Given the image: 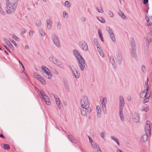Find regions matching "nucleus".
Wrapping results in <instances>:
<instances>
[{"mask_svg":"<svg viewBox=\"0 0 152 152\" xmlns=\"http://www.w3.org/2000/svg\"><path fill=\"white\" fill-rule=\"evenodd\" d=\"M0 13L3 15H4L5 14V12L3 10V9L1 7L0 8Z\"/></svg>","mask_w":152,"mask_h":152,"instance_id":"nucleus-48","label":"nucleus"},{"mask_svg":"<svg viewBox=\"0 0 152 152\" xmlns=\"http://www.w3.org/2000/svg\"><path fill=\"white\" fill-rule=\"evenodd\" d=\"M54 98L58 107L59 109L61 108V107L62 104L61 102V101L59 98L57 96H55Z\"/></svg>","mask_w":152,"mask_h":152,"instance_id":"nucleus-16","label":"nucleus"},{"mask_svg":"<svg viewBox=\"0 0 152 152\" xmlns=\"http://www.w3.org/2000/svg\"><path fill=\"white\" fill-rule=\"evenodd\" d=\"M41 93L42 95L40 96V98H43L45 103L48 105H50L51 104V102L49 97L44 92L42 91Z\"/></svg>","mask_w":152,"mask_h":152,"instance_id":"nucleus-7","label":"nucleus"},{"mask_svg":"<svg viewBox=\"0 0 152 152\" xmlns=\"http://www.w3.org/2000/svg\"><path fill=\"white\" fill-rule=\"evenodd\" d=\"M108 14L111 17H113L114 15L113 12L111 11H108Z\"/></svg>","mask_w":152,"mask_h":152,"instance_id":"nucleus-43","label":"nucleus"},{"mask_svg":"<svg viewBox=\"0 0 152 152\" xmlns=\"http://www.w3.org/2000/svg\"><path fill=\"white\" fill-rule=\"evenodd\" d=\"M145 70V66L143 65H142V71L144 72V71Z\"/></svg>","mask_w":152,"mask_h":152,"instance_id":"nucleus-53","label":"nucleus"},{"mask_svg":"<svg viewBox=\"0 0 152 152\" xmlns=\"http://www.w3.org/2000/svg\"><path fill=\"white\" fill-rule=\"evenodd\" d=\"M148 1V0H143V4H147Z\"/></svg>","mask_w":152,"mask_h":152,"instance_id":"nucleus-56","label":"nucleus"},{"mask_svg":"<svg viewBox=\"0 0 152 152\" xmlns=\"http://www.w3.org/2000/svg\"><path fill=\"white\" fill-rule=\"evenodd\" d=\"M81 20L82 21H86V18L84 17H83L81 18Z\"/></svg>","mask_w":152,"mask_h":152,"instance_id":"nucleus-54","label":"nucleus"},{"mask_svg":"<svg viewBox=\"0 0 152 152\" xmlns=\"http://www.w3.org/2000/svg\"><path fill=\"white\" fill-rule=\"evenodd\" d=\"M106 29L112 40L113 42H115L116 41L115 39L112 30L109 27H107Z\"/></svg>","mask_w":152,"mask_h":152,"instance_id":"nucleus-11","label":"nucleus"},{"mask_svg":"<svg viewBox=\"0 0 152 152\" xmlns=\"http://www.w3.org/2000/svg\"><path fill=\"white\" fill-rule=\"evenodd\" d=\"M73 53L75 56L78 61V65L81 71H83L85 68V65H86L84 58L80 55V53L76 50H73Z\"/></svg>","mask_w":152,"mask_h":152,"instance_id":"nucleus-2","label":"nucleus"},{"mask_svg":"<svg viewBox=\"0 0 152 152\" xmlns=\"http://www.w3.org/2000/svg\"><path fill=\"white\" fill-rule=\"evenodd\" d=\"M41 68L42 71L46 74L45 76L49 79L51 78L52 75L50 74V70L44 66H42Z\"/></svg>","mask_w":152,"mask_h":152,"instance_id":"nucleus-8","label":"nucleus"},{"mask_svg":"<svg viewBox=\"0 0 152 152\" xmlns=\"http://www.w3.org/2000/svg\"><path fill=\"white\" fill-rule=\"evenodd\" d=\"M64 87L65 88L66 91L69 92V86L68 85V81L66 80H64Z\"/></svg>","mask_w":152,"mask_h":152,"instance_id":"nucleus-17","label":"nucleus"},{"mask_svg":"<svg viewBox=\"0 0 152 152\" xmlns=\"http://www.w3.org/2000/svg\"><path fill=\"white\" fill-rule=\"evenodd\" d=\"M81 102L83 103V102H86V103H87L88 102H89L87 97L86 96H83L81 99Z\"/></svg>","mask_w":152,"mask_h":152,"instance_id":"nucleus-22","label":"nucleus"},{"mask_svg":"<svg viewBox=\"0 0 152 152\" xmlns=\"http://www.w3.org/2000/svg\"><path fill=\"white\" fill-rule=\"evenodd\" d=\"M61 24L59 22H58L57 23V26L58 28L60 30L61 28Z\"/></svg>","mask_w":152,"mask_h":152,"instance_id":"nucleus-47","label":"nucleus"},{"mask_svg":"<svg viewBox=\"0 0 152 152\" xmlns=\"http://www.w3.org/2000/svg\"><path fill=\"white\" fill-rule=\"evenodd\" d=\"M4 46L5 48L8 51H9L10 53V49H9V48L7 47L6 45H4Z\"/></svg>","mask_w":152,"mask_h":152,"instance_id":"nucleus-58","label":"nucleus"},{"mask_svg":"<svg viewBox=\"0 0 152 152\" xmlns=\"http://www.w3.org/2000/svg\"><path fill=\"white\" fill-rule=\"evenodd\" d=\"M118 14L123 19H124L126 17L125 15L122 12H119L118 13Z\"/></svg>","mask_w":152,"mask_h":152,"instance_id":"nucleus-39","label":"nucleus"},{"mask_svg":"<svg viewBox=\"0 0 152 152\" xmlns=\"http://www.w3.org/2000/svg\"><path fill=\"white\" fill-rule=\"evenodd\" d=\"M47 27L48 29H50L52 28V23L50 19H48L46 20Z\"/></svg>","mask_w":152,"mask_h":152,"instance_id":"nucleus-18","label":"nucleus"},{"mask_svg":"<svg viewBox=\"0 0 152 152\" xmlns=\"http://www.w3.org/2000/svg\"><path fill=\"white\" fill-rule=\"evenodd\" d=\"M52 39L55 45L58 48H60L61 45L58 37L56 35H54L52 36Z\"/></svg>","mask_w":152,"mask_h":152,"instance_id":"nucleus-9","label":"nucleus"},{"mask_svg":"<svg viewBox=\"0 0 152 152\" xmlns=\"http://www.w3.org/2000/svg\"><path fill=\"white\" fill-rule=\"evenodd\" d=\"M19 62L20 63V64L21 65V66H22V68H23V70L24 71L25 69H24V66L23 65L22 63L21 62V61H20V60H19Z\"/></svg>","mask_w":152,"mask_h":152,"instance_id":"nucleus-59","label":"nucleus"},{"mask_svg":"<svg viewBox=\"0 0 152 152\" xmlns=\"http://www.w3.org/2000/svg\"><path fill=\"white\" fill-rule=\"evenodd\" d=\"M146 122L147 123L145 126V128L146 134L142 135L141 138L142 140L144 142L148 140V137H150L151 135L150 125L148 124V123H150L149 121H147Z\"/></svg>","mask_w":152,"mask_h":152,"instance_id":"nucleus-3","label":"nucleus"},{"mask_svg":"<svg viewBox=\"0 0 152 152\" xmlns=\"http://www.w3.org/2000/svg\"><path fill=\"white\" fill-rule=\"evenodd\" d=\"M96 110L98 118L100 117L101 116V111L100 108L99 106H96Z\"/></svg>","mask_w":152,"mask_h":152,"instance_id":"nucleus-20","label":"nucleus"},{"mask_svg":"<svg viewBox=\"0 0 152 152\" xmlns=\"http://www.w3.org/2000/svg\"><path fill=\"white\" fill-rule=\"evenodd\" d=\"M42 24L41 21L40 20H37L36 23V25L37 26L39 27Z\"/></svg>","mask_w":152,"mask_h":152,"instance_id":"nucleus-36","label":"nucleus"},{"mask_svg":"<svg viewBox=\"0 0 152 152\" xmlns=\"http://www.w3.org/2000/svg\"><path fill=\"white\" fill-rule=\"evenodd\" d=\"M134 121L136 123H137L139 121V117L137 114H134L133 116Z\"/></svg>","mask_w":152,"mask_h":152,"instance_id":"nucleus-19","label":"nucleus"},{"mask_svg":"<svg viewBox=\"0 0 152 152\" xmlns=\"http://www.w3.org/2000/svg\"><path fill=\"white\" fill-rule=\"evenodd\" d=\"M0 137L4 139L5 138V137L4 136L3 134H0Z\"/></svg>","mask_w":152,"mask_h":152,"instance_id":"nucleus-61","label":"nucleus"},{"mask_svg":"<svg viewBox=\"0 0 152 152\" xmlns=\"http://www.w3.org/2000/svg\"><path fill=\"white\" fill-rule=\"evenodd\" d=\"M97 50H98V51L99 52L100 56H101L102 57H104V54L101 48V47H99V46H97Z\"/></svg>","mask_w":152,"mask_h":152,"instance_id":"nucleus-23","label":"nucleus"},{"mask_svg":"<svg viewBox=\"0 0 152 152\" xmlns=\"http://www.w3.org/2000/svg\"><path fill=\"white\" fill-rule=\"evenodd\" d=\"M12 37L14 39L17 41H19L20 40L15 35H13Z\"/></svg>","mask_w":152,"mask_h":152,"instance_id":"nucleus-45","label":"nucleus"},{"mask_svg":"<svg viewBox=\"0 0 152 152\" xmlns=\"http://www.w3.org/2000/svg\"><path fill=\"white\" fill-rule=\"evenodd\" d=\"M107 102V99L106 97H104L103 98L102 100L101 101V103L102 105L103 110L104 113L105 114L107 113L106 110V104Z\"/></svg>","mask_w":152,"mask_h":152,"instance_id":"nucleus-13","label":"nucleus"},{"mask_svg":"<svg viewBox=\"0 0 152 152\" xmlns=\"http://www.w3.org/2000/svg\"><path fill=\"white\" fill-rule=\"evenodd\" d=\"M39 32L41 36L44 37L45 35V32L42 29H40L39 30Z\"/></svg>","mask_w":152,"mask_h":152,"instance_id":"nucleus-38","label":"nucleus"},{"mask_svg":"<svg viewBox=\"0 0 152 152\" xmlns=\"http://www.w3.org/2000/svg\"><path fill=\"white\" fill-rule=\"evenodd\" d=\"M80 104L82 107H85L87 108L90 107L89 102H88L87 103H86V102H83V103L82 102H81Z\"/></svg>","mask_w":152,"mask_h":152,"instance_id":"nucleus-28","label":"nucleus"},{"mask_svg":"<svg viewBox=\"0 0 152 152\" xmlns=\"http://www.w3.org/2000/svg\"><path fill=\"white\" fill-rule=\"evenodd\" d=\"M150 97V95H149L147 97H145L146 98L143 100V102L144 103H147L149 101V98Z\"/></svg>","mask_w":152,"mask_h":152,"instance_id":"nucleus-41","label":"nucleus"},{"mask_svg":"<svg viewBox=\"0 0 152 152\" xmlns=\"http://www.w3.org/2000/svg\"><path fill=\"white\" fill-rule=\"evenodd\" d=\"M116 57L118 62L119 64H121L122 61V57L121 54L118 53V55L116 56Z\"/></svg>","mask_w":152,"mask_h":152,"instance_id":"nucleus-25","label":"nucleus"},{"mask_svg":"<svg viewBox=\"0 0 152 152\" xmlns=\"http://www.w3.org/2000/svg\"><path fill=\"white\" fill-rule=\"evenodd\" d=\"M25 48L26 49H29V47L27 45H25Z\"/></svg>","mask_w":152,"mask_h":152,"instance_id":"nucleus-63","label":"nucleus"},{"mask_svg":"<svg viewBox=\"0 0 152 152\" xmlns=\"http://www.w3.org/2000/svg\"><path fill=\"white\" fill-rule=\"evenodd\" d=\"M136 49H132V52L131 54V56L132 57L136 58L137 57V55L136 52Z\"/></svg>","mask_w":152,"mask_h":152,"instance_id":"nucleus-27","label":"nucleus"},{"mask_svg":"<svg viewBox=\"0 0 152 152\" xmlns=\"http://www.w3.org/2000/svg\"><path fill=\"white\" fill-rule=\"evenodd\" d=\"M23 75H24V76H25V78L26 79H28V76H27V75H26V74L25 73H23Z\"/></svg>","mask_w":152,"mask_h":152,"instance_id":"nucleus-60","label":"nucleus"},{"mask_svg":"<svg viewBox=\"0 0 152 152\" xmlns=\"http://www.w3.org/2000/svg\"><path fill=\"white\" fill-rule=\"evenodd\" d=\"M97 149L98 152H102L99 147V148Z\"/></svg>","mask_w":152,"mask_h":152,"instance_id":"nucleus-64","label":"nucleus"},{"mask_svg":"<svg viewBox=\"0 0 152 152\" xmlns=\"http://www.w3.org/2000/svg\"><path fill=\"white\" fill-rule=\"evenodd\" d=\"M1 146L3 147V148L6 150H9L10 148L9 145L8 144H1Z\"/></svg>","mask_w":152,"mask_h":152,"instance_id":"nucleus-31","label":"nucleus"},{"mask_svg":"<svg viewBox=\"0 0 152 152\" xmlns=\"http://www.w3.org/2000/svg\"><path fill=\"white\" fill-rule=\"evenodd\" d=\"M11 42L13 43L14 45L17 47L18 48V45L16 44V42L13 40L11 41Z\"/></svg>","mask_w":152,"mask_h":152,"instance_id":"nucleus-51","label":"nucleus"},{"mask_svg":"<svg viewBox=\"0 0 152 152\" xmlns=\"http://www.w3.org/2000/svg\"><path fill=\"white\" fill-rule=\"evenodd\" d=\"M91 109L90 107L88 108L82 107L81 109V114L85 117H86L87 115L89 114L91 112Z\"/></svg>","mask_w":152,"mask_h":152,"instance_id":"nucleus-5","label":"nucleus"},{"mask_svg":"<svg viewBox=\"0 0 152 152\" xmlns=\"http://www.w3.org/2000/svg\"><path fill=\"white\" fill-rule=\"evenodd\" d=\"M6 12L8 14L14 13L18 5L17 0H6Z\"/></svg>","mask_w":152,"mask_h":152,"instance_id":"nucleus-1","label":"nucleus"},{"mask_svg":"<svg viewBox=\"0 0 152 152\" xmlns=\"http://www.w3.org/2000/svg\"><path fill=\"white\" fill-rule=\"evenodd\" d=\"M110 62L113 65H114L115 63V62L114 61L113 56H110Z\"/></svg>","mask_w":152,"mask_h":152,"instance_id":"nucleus-35","label":"nucleus"},{"mask_svg":"<svg viewBox=\"0 0 152 152\" xmlns=\"http://www.w3.org/2000/svg\"><path fill=\"white\" fill-rule=\"evenodd\" d=\"M49 60L55 64L57 66L62 69L64 68V66H63L61 62L57 61L56 59L53 56H51L49 58Z\"/></svg>","mask_w":152,"mask_h":152,"instance_id":"nucleus-6","label":"nucleus"},{"mask_svg":"<svg viewBox=\"0 0 152 152\" xmlns=\"http://www.w3.org/2000/svg\"><path fill=\"white\" fill-rule=\"evenodd\" d=\"M131 41V45L132 49H135V47L136 46V44L134 42V40L133 38H131L130 39Z\"/></svg>","mask_w":152,"mask_h":152,"instance_id":"nucleus-24","label":"nucleus"},{"mask_svg":"<svg viewBox=\"0 0 152 152\" xmlns=\"http://www.w3.org/2000/svg\"><path fill=\"white\" fill-rule=\"evenodd\" d=\"M71 71L73 75L76 79L79 78L80 76V73L78 72L77 70L75 68L73 65H71L70 66Z\"/></svg>","mask_w":152,"mask_h":152,"instance_id":"nucleus-10","label":"nucleus"},{"mask_svg":"<svg viewBox=\"0 0 152 152\" xmlns=\"http://www.w3.org/2000/svg\"><path fill=\"white\" fill-rule=\"evenodd\" d=\"M119 116L121 121H124V118L123 114V110H119Z\"/></svg>","mask_w":152,"mask_h":152,"instance_id":"nucleus-26","label":"nucleus"},{"mask_svg":"<svg viewBox=\"0 0 152 152\" xmlns=\"http://www.w3.org/2000/svg\"><path fill=\"white\" fill-rule=\"evenodd\" d=\"M80 48L84 51H87L88 50V48L87 43L85 41H80L79 43Z\"/></svg>","mask_w":152,"mask_h":152,"instance_id":"nucleus-12","label":"nucleus"},{"mask_svg":"<svg viewBox=\"0 0 152 152\" xmlns=\"http://www.w3.org/2000/svg\"><path fill=\"white\" fill-rule=\"evenodd\" d=\"M148 110V109L147 107H144L142 108L141 111L147 112Z\"/></svg>","mask_w":152,"mask_h":152,"instance_id":"nucleus-49","label":"nucleus"},{"mask_svg":"<svg viewBox=\"0 0 152 152\" xmlns=\"http://www.w3.org/2000/svg\"><path fill=\"white\" fill-rule=\"evenodd\" d=\"M21 33L22 34H24L26 33V30L24 28H22L21 29Z\"/></svg>","mask_w":152,"mask_h":152,"instance_id":"nucleus-50","label":"nucleus"},{"mask_svg":"<svg viewBox=\"0 0 152 152\" xmlns=\"http://www.w3.org/2000/svg\"><path fill=\"white\" fill-rule=\"evenodd\" d=\"M34 88L35 90H36V91H37V92L38 93L39 96H40L42 95V94H41V93L42 92V91L44 92L43 91H42V90L40 91L38 89V88L37 87H35Z\"/></svg>","mask_w":152,"mask_h":152,"instance_id":"nucleus-34","label":"nucleus"},{"mask_svg":"<svg viewBox=\"0 0 152 152\" xmlns=\"http://www.w3.org/2000/svg\"><path fill=\"white\" fill-rule=\"evenodd\" d=\"M94 42L95 44L96 45V47L97 46H99V45H98V42L96 38H94Z\"/></svg>","mask_w":152,"mask_h":152,"instance_id":"nucleus-42","label":"nucleus"},{"mask_svg":"<svg viewBox=\"0 0 152 152\" xmlns=\"http://www.w3.org/2000/svg\"><path fill=\"white\" fill-rule=\"evenodd\" d=\"M111 138L115 142L117 141L118 140V139L117 138H116L114 137L113 136H111Z\"/></svg>","mask_w":152,"mask_h":152,"instance_id":"nucleus-52","label":"nucleus"},{"mask_svg":"<svg viewBox=\"0 0 152 152\" xmlns=\"http://www.w3.org/2000/svg\"><path fill=\"white\" fill-rule=\"evenodd\" d=\"M4 41L6 44L10 48H13V47L11 42L7 39L4 38Z\"/></svg>","mask_w":152,"mask_h":152,"instance_id":"nucleus-21","label":"nucleus"},{"mask_svg":"<svg viewBox=\"0 0 152 152\" xmlns=\"http://www.w3.org/2000/svg\"><path fill=\"white\" fill-rule=\"evenodd\" d=\"M147 82L145 83V84L146 86V88L142 92H141L140 94V98H144L146 97L148 94V91L149 90V86L148 85V78H147Z\"/></svg>","mask_w":152,"mask_h":152,"instance_id":"nucleus-4","label":"nucleus"},{"mask_svg":"<svg viewBox=\"0 0 152 152\" xmlns=\"http://www.w3.org/2000/svg\"><path fill=\"white\" fill-rule=\"evenodd\" d=\"M97 10H98V11L100 13H102L104 12L103 9L101 7L100 8H97Z\"/></svg>","mask_w":152,"mask_h":152,"instance_id":"nucleus-44","label":"nucleus"},{"mask_svg":"<svg viewBox=\"0 0 152 152\" xmlns=\"http://www.w3.org/2000/svg\"><path fill=\"white\" fill-rule=\"evenodd\" d=\"M29 34L30 36H32L33 35V32L31 31H30L29 32Z\"/></svg>","mask_w":152,"mask_h":152,"instance_id":"nucleus-57","label":"nucleus"},{"mask_svg":"<svg viewBox=\"0 0 152 152\" xmlns=\"http://www.w3.org/2000/svg\"><path fill=\"white\" fill-rule=\"evenodd\" d=\"M34 75L37 79L43 84L45 85L46 84V81L44 78L39 75L38 73L35 72L34 73Z\"/></svg>","mask_w":152,"mask_h":152,"instance_id":"nucleus-14","label":"nucleus"},{"mask_svg":"<svg viewBox=\"0 0 152 152\" xmlns=\"http://www.w3.org/2000/svg\"><path fill=\"white\" fill-rule=\"evenodd\" d=\"M68 137L69 139V140L72 142L73 143L75 142H74V137H73V136L70 135H68ZM75 143H77V141H76V142H75Z\"/></svg>","mask_w":152,"mask_h":152,"instance_id":"nucleus-30","label":"nucleus"},{"mask_svg":"<svg viewBox=\"0 0 152 152\" xmlns=\"http://www.w3.org/2000/svg\"><path fill=\"white\" fill-rule=\"evenodd\" d=\"M124 104L125 102L123 97L120 96L119 97V110H123Z\"/></svg>","mask_w":152,"mask_h":152,"instance_id":"nucleus-15","label":"nucleus"},{"mask_svg":"<svg viewBox=\"0 0 152 152\" xmlns=\"http://www.w3.org/2000/svg\"><path fill=\"white\" fill-rule=\"evenodd\" d=\"M101 136L102 138H104V133L103 132H102L101 134Z\"/></svg>","mask_w":152,"mask_h":152,"instance_id":"nucleus-55","label":"nucleus"},{"mask_svg":"<svg viewBox=\"0 0 152 152\" xmlns=\"http://www.w3.org/2000/svg\"><path fill=\"white\" fill-rule=\"evenodd\" d=\"M63 17L65 18H67L68 17V15L67 12L66 11H64L63 12Z\"/></svg>","mask_w":152,"mask_h":152,"instance_id":"nucleus-40","label":"nucleus"},{"mask_svg":"<svg viewBox=\"0 0 152 152\" xmlns=\"http://www.w3.org/2000/svg\"><path fill=\"white\" fill-rule=\"evenodd\" d=\"M147 20V24L148 26H151V24L152 23L151 22H150L149 21V18L146 19Z\"/></svg>","mask_w":152,"mask_h":152,"instance_id":"nucleus-46","label":"nucleus"},{"mask_svg":"<svg viewBox=\"0 0 152 152\" xmlns=\"http://www.w3.org/2000/svg\"><path fill=\"white\" fill-rule=\"evenodd\" d=\"M65 6L67 8H69L70 7L71 4L68 1H66L64 3Z\"/></svg>","mask_w":152,"mask_h":152,"instance_id":"nucleus-37","label":"nucleus"},{"mask_svg":"<svg viewBox=\"0 0 152 152\" xmlns=\"http://www.w3.org/2000/svg\"><path fill=\"white\" fill-rule=\"evenodd\" d=\"M98 35L99 37L100 38L101 41L102 42H104V40L102 36V34L101 32V30L100 29L98 30Z\"/></svg>","mask_w":152,"mask_h":152,"instance_id":"nucleus-29","label":"nucleus"},{"mask_svg":"<svg viewBox=\"0 0 152 152\" xmlns=\"http://www.w3.org/2000/svg\"><path fill=\"white\" fill-rule=\"evenodd\" d=\"M89 140L90 142L91 143V144H92L93 142H94L91 138Z\"/></svg>","mask_w":152,"mask_h":152,"instance_id":"nucleus-62","label":"nucleus"},{"mask_svg":"<svg viewBox=\"0 0 152 152\" xmlns=\"http://www.w3.org/2000/svg\"><path fill=\"white\" fill-rule=\"evenodd\" d=\"M97 19L100 22H101L102 23H105L106 22L105 20L102 17H98Z\"/></svg>","mask_w":152,"mask_h":152,"instance_id":"nucleus-32","label":"nucleus"},{"mask_svg":"<svg viewBox=\"0 0 152 152\" xmlns=\"http://www.w3.org/2000/svg\"><path fill=\"white\" fill-rule=\"evenodd\" d=\"M91 145L92 147L95 149H98L99 147L97 143H95L94 142L91 144Z\"/></svg>","mask_w":152,"mask_h":152,"instance_id":"nucleus-33","label":"nucleus"}]
</instances>
